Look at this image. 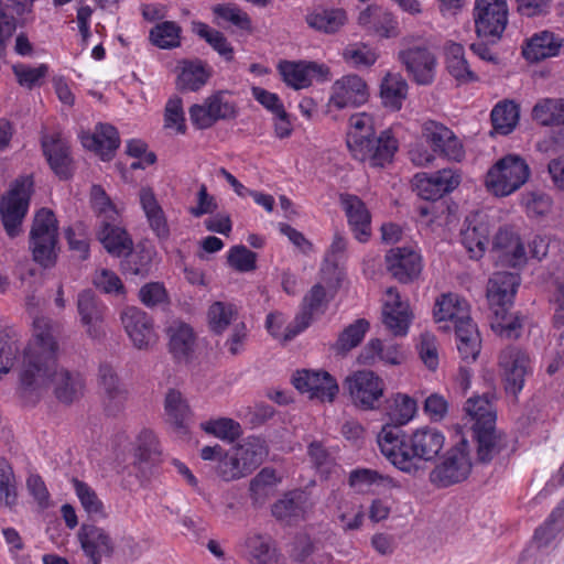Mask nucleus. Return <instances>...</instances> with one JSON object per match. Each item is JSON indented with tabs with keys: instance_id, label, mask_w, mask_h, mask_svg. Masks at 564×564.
I'll return each instance as SVG.
<instances>
[{
	"instance_id": "1",
	"label": "nucleus",
	"mask_w": 564,
	"mask_h": 564,
	"mask_svg": "<svg viewBox=\"0 0 564 564\" xmlns=\"http://www.w3.org/2000/svg\"><path fill=\"white\" fill-rule=\"evenodd\" d=\"M57 350L52 322L43 316L35 317L33 338L24 351L20 370V391L28 401L35 402L50 383L54 384L55 395L63 403L69 404L82 397L83 378L57 368Z\"/></svg>"
},
{
	"instance_id": "2",
	"label": "nucleus",
	"mask_w": 564,
	"mask_h": 564,
	"mask_svg": "<svg viewBox=\"0 0 564 564\" xmlns=\"http://www.w3.org/2000/svg\"><path fill=\"white\" fill-rule=\"evenodd\" d=\"M381 454L397 469L415 476L432 463L444 447V435L433 427H420L408 434L394 425H383L377 435Z\"/></svg>"
},
{
	"instance_id": "3",
	"label": "nucleus",
	"mask_w": 564,
	"mask_h": 564,
	"mask_svg": "<svg viewBox=\"0 0 564 564\" xmlns=\"http://www.w3.org/2000/svg\"><path fill=\"white\" fill-rule=\"evenodd\" d=\"M530 175L531 170L523 158L507 154L488 170L485 184L495 196L506 197L522 187Z\"/></svg>"
},
{
	"instance_id": "4",
	"label": "nucleus",
	"mask_w": 564,
	"mask_h": 564,
	"mask_svg": "<svg viewBox=\"0 0 564 564\" xmlns=\"http://www.w3.org/2000/svg\"><path fill=\"white\" fill-rule=\"evenodd\" d=\"M57 220L50 209L36 213L30 232V246L33 259L41 265L52 267L57 258Z\"/></svg>"
},
{
	"instance_id": "5",
	"label": "nucleus",
	"mask_w": 564,
	"mask_h": 564,
	"mask_svg": "<svg viewBox=\"0 0 564 564\" xmlns=\"http://www.w3.org/2000/svg\"><path fill=\"white\" fill-rule=\"evenodd\" d=\"M473 18L477 35L497 42L508 25V2L507 0H475Z\"/></svg>"
},
{
	"instance_id": "6",
	"label": "nucleus",
	"mask_w": 564,
	"mask_h": 564,
	"mask_svg": "<svg viewBox=\"0 0 564 564\" xmlns=\"http://www.w3.org/2000/svg\"><path fill=\"white\" fill-rule=\"evenodd\" d=\"M237 112V105L226 90L216 91L203 104H195L188 109L193 126L200 130L213 127L217 121L234 119Z\"/></svg>"
},
{
	"instance_id": "7",
	"label": "nucleus",
	"mask_w": 564,
	"mask_h": 564,
	"mask_svg": "<svg viewBox=\"0 0 564 564\" xmlns=\"http://www.w3.org/2000/svg\"><path fill=\"white\" fill-rule=\"evenodd\" d=\"M471 470L469 444L462 438L451 448L441 464L430 474V480L438 487H448L465 480Z\"/></svg>"
},
{
	"instance_id": "8",
	"label": "nucleus",
	"mask_w": 564,
	"mask_h": 564,
	"mask_svg": "<svg viewBox=\"0 0 564 564\" xmlns=\"http://www.w3.org/2000/svg\"><path fill=\"white\" fill-rule=\"evenodd\" d=\"M33 182L31 177L18 180L8 195L2 198L0 214L3 227L10 237L21 232L22 220L29 207Z\"/></svg>"
},
{
	"instance_id": "9",
	"label": "nucleus",
	"mask_w": 564,
	"mask_h": 564,
	"mask_svg": "<svg viewBox=\"0 0 564 564\" xmlns=\"http://www.w3.org/2000/svg\"><path fill=\"white\" fill-rule=\"evenodd\" d=\"M352 403L362 410L377 408L384 392V382L370 370L355 371L344 382Z\"/></svg>"
},
{
	"instance_id": "10",
	"label": "nucleus",
	"mask_w": 564,
	"mask_h": 564,
	"mask_svg": "<svg viewBox=\"0 0 564 564\" xmlns=\"http://www.w3.org/2000/svg\"><path fill=\"white\" fill-rule=\"evenodd\" d=\"M121 324L138 349H150L158 341L152 318L135 306H128L120 313Z\"/></svg>"
},
{
	"instance_id": "11",
	"label": "nucleus",
	"mask_w": 564,
	"mask_h": 564,
	"mask_svg": "<svg viewBox=\"0 0 564 564\" xmlns=\"http://www.w3.org/2000/svg\"><path fill=\"white\" fill-rule=\"evenodd\" d=\"M519 285L520 276L512 272H496L489 279L486 295L489 307L497 317L506 318L508 306L511 305Z\"/></svg>"
},
{
	"instance_id": "12",
	"label": "nucleus",
	"mask_w": 564,
	"mask_h": 564,
	"mask_svg": "<svg viewBox=\"0 0 564 564\" xmlns=\"http://www.w3.org/2000/svg\"><path fill=\"white\" fill-rule=\"evenodd\" d=\"M499 365L502 369L506 390L517 397L524 386L525 377L531 373L529 355L517 347H508L501 351Z\"/></svg>"
},
{
	"instance_id": "13",
	"label": "nucleus",
	"mask_w": 564,
	"mask_h": 564,
	"mask_svg": "<svg viewBox=\"0 0 564 564\" xmlns=\"http://www.w3.org/2000/svg\"><path fill=\"white\" fill-rule=\"evenodd\" d=\"M76 307L86 335L93 339L104 337L107 310L104 302L91 290H83L77 295Z\"/></svg>"
},
{
	"instance_id": "14",
	"label": "nucleus",
	"mask_w": 564,
	"mask_h": 564,
	"mask_svg": "<svg viewBox=\"0 0 564 564\" xmlns=\"http://www.w3.org/2000/svg\"><path fill=\"white\" fill-rule=\"evenodd\" d=\"M294 387L310 399L333 402L338 393L336 380L326 371L302 370L293 377Z\"/></svg>"
},
{
	"instance_id": "15",
	"label": "nucleus",
	"mask_w": 564,
	"mask_h": 564,
	"mask_svg": "<svg viewBox=\"0 0 564 564\" xmlns=\"http://www.w3.org/2000/svg\"><path fill=\"white\" fill-rule=\"evenodd\" d=\"M360 147L362 148L361 154L349 149L356 160L367 163L371 167H382L392 161L398 150V141L390 131H383L379 137L372 135L365 139Z\"/></svg>"
},
{
	"instance_id": "16",
	"label": "nucleus",
	"mask_w": 564,
	"mask_h": 564,
	"mask_svg": "<svg viewBox=\"0 0 564 564\" xmlns=\"http://www.w3.org/2000/svg\"><path fill=\"white\" fill-rule=\"evenodd\" d=\"M369 89L366 82L358 75L350 74L334 82L329 106L336 109L358 107L367 102Z\"/></svg>"
},
{
	"instance_id": "17",
	"label": "nucleus",
	"mask_w": 564,
	"mask_h": 564,
	"mask_svg": "<svg viewBox=\"0 0 564 564\" xmlns=\"http://www.w3.org/2000/svg\"><path fill=\"white\" fill-rule=\"evenodd\" d=\"M399 59L419 85H430L434 80L436 58L423 46L408 47L399 52Z\"/></svg>"
},
{
	"instance_id": "18",
	"label": "nucleus",
	"mask_w": 564,
	"mask_h": 564,
	"mask_svg": "<svg viewBox=\"0 0 564 564\" xmlns=\"http://www.w3.org/2000/svg\"><path fill=\"white\" fill-rule=\"evenodd\" d=\"M387 269L398 281L408 283L422 271L421 254L413 247L392 248L386 254Z\"/></svg>"
},
{
	"instance_id": "19",
	"label": "nucleus",
	"mask_w": 564,
	"mask_h": 564,
	"mask_svg": "<svg viewBox=\"0 0 564 564\" xmlns=\"http://www.w3.org/2000/svg\"><path fill=\"white\" fill-rule=\"evenodd\" d=\"M412 312L408 302L402 301L394 288L386 292L382 310V323L394 336H404L412 321Z\"/></svg>"
},
{
	"instance_id": "20",
	"label": "nucleus",
	"mask_w": 564,
	"mask_h": 564,
	"mask_svg": "<svg viewBox=\"0 0 564 564\" xmlns=\"http://www.w3.org/2000/svg\"><path fill=\"white\" fill-rule=\"evenodd\" d=\"M422 134L432 147L434 153H438L449 160L460 161L464 156L463 145L447 127L436 121L424 123Z\"/></svg>"
},
{
	"instance_id": "21",
	"label": "nucleus",
	"mask_w": 564,
	"mask_h": 564,
	"mask_svg": "<svg viewBox=\"0 0 564 564\" xmlns=\"http://www.w3.org/2000/svg\"><path fill=\"white\" fill-rule=\"evenodd\" d=\"M78 536L84 553L93 564H99L102 557H110L115 552V542L104 528L83 524Z\"/></svg>"
},
{
	"instance_id": "22",
	"label": "nucleus",
	"mask_w": 564,
	"mask_h": 564,
	"mask_svg": "<svg viewBox=\"0 0 564 564\" xmlns=\"http://www.w3.org/2000/svg\"><path fill=\"white\" fill-rule=\"evenodd\" d=\"M283 80L295 89L308 87L313 79H327L329 68L315 62H283L279 66Z\"/></svg>"
},
{
	"instance_id": "23",
	"label": "nucleus",
	"mask_w": 564,
	"mask_h": 564,
	"mask_svg": "<svg viewBox=\"0 0 564 564\" xmlns=\"http://www.w3.org/2000/svg\"><path fill=\"white\" fill-rule=\"evenodd\" d=\"M328 303V292L322 284H315L305 295L302 312L294 318L293 325L289 327L285 339H292L310 326L314 316L325 312Z\"/></svg>"
},
{
	"instance_id": "24",
	"label": "nucleus",
	"mask_w": 564,
	"mask_h": 564,
	"mask_svg": "<svg viewBox=\"0 0 564 564\" xmlns=\"http://www.w3.org/2000/svg\"><path fill=\"white\" fill-rule=\"evenodd\" d=\"M460 182L459 175L449 169L434 174L421 173L415 175V186L420 197L425 200H436L445 193L456 188Z\"/></svg>"
},
{
	"instance_id": "25",
	"label": "nucleus",
	"mask_w": 564,
	"mask_h": 564,
	"mask_svg": "<svg viewBox=\"0 0 564 564\" xmlns=\"http://www.w3.org/2000/svg\"><path fill=\"white\" fill-rule=\"evenodd\" d=\"M339 203L355 238L366 242L371 236V215L366 204L358 196L348 193L339 195Z\"/></svg>"
},
{
	"instance_id": "26",
	"label": "nucleus",
	"mask_w": 564,
	"mask_h": 564,
	"mask_svg": "<svg viewBox=\"0 0 564 564\" xmlns=\"http://www.w3.org/2000/svg\"><path fill=\"white\" fill-rule=\"evenodd\" d=\"M405 359L406 352L401 345L378 338L370 339L358 356V362L366 366H372L378 361L388 366H400Z\"/></svg>"
},
{
	"instance_id": "27",
	"label": "nucleus",
	"mask_w": 564,
	"mask_h": 564,
	"mask_svg": "<svg viewBox=\"0 0 564 564\" xmlns=\"http://www.w3.org/2000/svg\"><path fill=\"white\" fill-rule=\"evenodd\" d=\"M490 226L486 216L481 214L470 215L465 219L462 230V243L473 259L484 256L489 243Z\"/></svg>"
},
{
	"instance_id": "28",
	"label": "nucleus",
	"mask_w": 564,
	"mask_h": 564,
	"mask_svg": "<svg viewBox=\"0 0 564 564\" xmlns=\"http://www.w3.org/2000/svg\"><path fill=\"white\" fill-rule=\"evenodd\" d=\"M139 202L150 229L160 240H167L171 235L170 225L154 191L149 186L141 187Z\"/></svg>"
},
{
	"instance_id": "29",
	"label": "nucleus",
	"mask_w": 564,
	"mask_h": 564,
	"mask_svg": "<svg viewBox=\"0 0 564 564\" xmlns=\"http://www.w3.org/2000/svg\"><path fill=\"white\" fill-rule=\"evenodd\" d=\"M348 21L344 9L337 7L316 6L305 15L306 24L322 34H336Z\"/></svg>"
},
{
	"instance_id": "30",
	"label": "nucleus",
	"mask_w": 564,
	"mask_h": 564,
	"mask_svg": "<svg viewBox=\"0 0 564 564\" xmlns=\"http://www.w3.org/2000/svg\"><path fill=\"white\" fill-rule=\"evenodd\" d=\"M492 249L497 261L501 265L519 267L527 260L524 247L519 238L510 229H501L495 236Z\"/></svg>"
},
{
	"instance_id": "31",
	"label": "nucleus",
	"mask_w": 564,
	"mask_h": 564,
	"mask_svg": "<svg viewBox=\"0 0 564 564\" xmlns=\"http://www.w3.org/2000/svg\"><path fill=\"white\" fill-rule=\"evenodd\" d=\"M169 350L178 361H188L194 352L196 335L192 326L181 319H173L166 327Z\"/></svg>"
},
{
	"instance_id": "32",
	"label": "nucleus",
	"mask_w": 564,
	"mask_h": 564,
	"mask_svg": "<svg viewBox=\"0 0 564 564\" xmlns=\"http://www.w3.org/2000/svg\"><path fill=\"white\" fill-rule=\"evenodd\" d=\"M160 456L161 451L155 435L149 430H143L137 438L133 462L143 479L150 478L153 467L160 462Z\"/></svg>"
},
{
	"instance_id": "33",
	"label": "nucleus",
	"mask_w": 564,
	"mask_h": 564,
	"mask_svg": "<svg viewBox=\"0 0 564 564\" xmlns=\"http://www.w3.org/2000/svg\"><path fill=\"white\" fill-rule=\"evenodd\" d=\"M563 41L550 31H541L528 39L522 46V56L530 63L556 56Z\"/></svg>"
},
{
	"instance_id": "34",
	"label": "nucleus",
	"mask_w": 564,
	"mask_h": 564,
	"mask_svg": "<svg viewBox=\"0 0 564 564\" xmlns=\"http://www.w3.org/2000/svg\"><path fill=\"white\" fill-rule=\"evenodd\" d=\"M44 153L50 162L52 170L61 177L70 176V158L68 145L59 132L51 135H44L42 139Z\"/></svg>"
},
{
	"instance_id": "35",
	"label": "nucleus",
	"mask_w": 564,
	"mask_h": 564,
	"mask_svg": "<svg viewBox=\"0 0 564 564\" xmlns=\"http://www.w3.org/2000/svg\"><path fill=\"white\" fill-rule=\"evenodd\" d=\"M80 140L85 148L95 151L105 161L113 156L120 144L119 133L110 124L97 126L95 133H83Z\"/></svg>"
},
{
	"instance_id": "36",
	"label": "nucleus",
	"mask_w": 564,
	"mask_h": 564,
	"mask_svg": "<svg viewBox=\"0 0 564 564\" xmlns=\"http://www.w3.org/2000/svg\"><path fill=\"white\" fill-rule=\"evenodd\" d=\"M98 240L112 256L123 257L131 253L133 241L127 231L116 223H104L97 232Z\"/></svg>"
},
{
	"instance_id": "37",
	"label": "nucleus",
	"mask_w": 564,
	"mask_h": 564,
	"mask_svg": "<svg viewBox=\"0 0 564 564\" xmlns=\"http://www.w3.org/2000/svg\"><path fill=\"white\" fill-rule=\"evenodd\" d=\"M494 395L485 393L482 395H475L469 398L464 406L466 415L473 422L471 429H485V426L496 425V409L492 404Z\"/></svg>"
},
{
	"instance_id": "38",
	"label": "nucleus",
	"mask_w": 564,
	"mask_h": 564,
	"mask_svg": "<svg viewBox=\"0 0 564 564\" xmlns=\"http://www.w3.org/2000/svg\"><path fill=\"white\" fill-rule=\"evenodd\" d=\"M245 549L249 561L256 564H276L281 557L274 541L267 535H249Z\"/></svg>"
},
{
	"instance_id": "39",
	"label": "nucleus",
	"mask_w": 564,
	"mask_h": 564,
	"mask_svg": "<svg viewBox=\"0 0 564 564\" xmlns=\"http://www.w3.org/2000/svg\"><path fill=\"white\" fill-rule=\"evenodd\" d=\"M457 349L465 360H475L480 351V337L477 326L473 323L470 316L462 318L454 324Z\"/></svg>"
},
{
	"instance_id": "40",
	"label": "nucleus",
	"mask_w": 564,
	"mask_h": 564,
	"mask_svg": "<svg viewBox=\"0 0 564 564\" xmlns=\"http://www.w3.org/2000/svg\"><path fill=\"white\" fill-rule=\"evenodd\" d=\"M433 314L437 323L448 321L455 324L459 319L468 317L469 305L459 295L447 293L436 300Z\"/></svg>"
},
{
	"instance_id": "41",
	"label": "nucleus",
	"mask_w": 564,
	"mask_h": 564,
	"mask_svg": "<svg viewBox=\"0 0 564 564\" xmlns=\"http://www.w3.org/2000/svg\"><path fill=\"white\" fill-rule=\"evenodd\" d=\"M334 519L344 532L358 531L364 524L365 509L356 500L340 498L335 509Z\"/></svg>"
},
{
	"instance_id": "42",
	"label": "nucleus",
	"mask_w": 564,
	"mask_h": 564,
	"mask_svg": "<svg viewBox=\"0 0 564 564\" xmlns=\"http://www.w3.org/2000/svg\"><path fill=\"white\" fill-rule=\"evenodd\" d=\"M474 436L477 441V459L480 463L490 462L506 446L503 435L497 433L495 425L474 430Z\"/></svg>"
},
{
	"instance_id": "43",
	"label": "nucleus",
	"mask_w": 564,
	"mask_h": 564,
	"mask_svg": "<svg viewBox=\"0 0 564 564\" xmlns=\"http://www.w3.org/2000/svg\"><path fill=\"white\" fill-rule=\"evenodd\" d=\"M408 94L405 79L395 73H388L380 86V96L384 107L399 110Z\"/></svg>"
},
{
	"instance_id": "44",
	"label": "nucleus",
	"mask_w": 564,
	"mask_h": 564,
	"mask_svg": "<svg viewBox=\"0 0 564 564\" xmlns=\"http://www.w3.org/2000/svg\"><path fill=\"white\" fill-rule=\"evenodd\" d=\"M532 119L545 127L561 126L564 123V100L562 98L540 99L532 109Z\"/></svg>"
},
{
	"instance_id": "45",
	"label": "nucleus",
	"mask_w": 564,
	"mask_h": 564,
	"mask_svg": "<svg viewBox=\"0 0 564 564\" xmlns=\"http://www.w3.org/2000/svg\"><path fill=\"white\" fill-rule=\"evenodd\" d=\"M375 135L372 117L366 112L355 113L349 118L347 147L361 154L360 147L365 139Z\"/></svg>"
},
{
	"instance_id": "46",
	"label": "nucleus",
	"mask_w": 564,
	"mask_h": 564,
	"mask_svg": "<svg viewBox=\"0 0 564 564\" xmlns=\"http://www.w3.org/2000/svg\"><path fill=\"white\" fill-rule=\"evenodd\" d=\"M237 456L242 462V468H247L251 473L258 467L267 455L264 441L260 437L250 436L234 447Z\"/></svg>"
},
{
	"instance_id": "47",
	"label": "nucleus",
	"mask_w": 564,
	"mask_h": 564,
	"mask_svg": "<svg viewBox=\"0 0 564 564\" xmlns=\"http://www.w3.org/2000/svg\"><path fill=\"white\" fill-rule=\"evenodd\" d=\"M164 409L169 422L180 432L185 431L186 421L191 415V410L180 391L174 389L167 391Z\"/></svg>"
},
{
	"instance_id": "48",
	"label": "nucleus",
	"mask_w": 564,
	"mask_h": 564,
	"mask_svg": "<svg viewBox=\"0 0 564 564\" xmlns=\"http://www.w3.org/2000/svg\"><path fill=\"white\" fill-rule=\"evenodd\" d=\"M237 317V307L228 302L216 301L207 312L208 326L215 334H223Z\"/></svg>"
},
{
	"instance_id": "49",
	"label": "nucleus",
	"mask_w": 564,
	"mask_h": 564,
	"mask_svg": "<svg viewBox=\"0 0 564 564\" xmlns=\"http://www.w3.org/2000/svg\"><path fill=\"white\" fill-rule=\"evenodd\" d=\"M181 26L174 21L156 23L150 31V42L159 48L171 50L181 44Z\"/></svg>"
},
{
	"instance_id": "50",
	"label": "nucleus",
	"mask_w": 564,
	"mask_h": 564,
	"mask_svg": "<svg viewBox=\"0 0 564 564\" xmlns=\"http://www.w3.org/2000/svg\"><path fill=\"white\" fill-rule=\"evenodd\" d=\"M446 65L448 72L460 83L476 80L477 76L470 70L464 55V47L457 43H451L446 47Z\"/></svg>"
},
{
	"instance_id": "51",
	"label": "nucleus",
	"mask_w": 564,
	"mask_h": 564,
	"mask_svg": "<svg viewBox=\"0 0 564 564\" xmlns=\"http://www.w3.org/2000/svg\"><path fill=\"white\" fill-rule=\"evenodd\" d=\"M519 120V108L513 101H502L491 111V121L495 130L501 134L510 133Z\"/></svg>"
},
{
	"instance_id": "52",
	"label": "nucleus",
	"mask_w": 564,
	"mask_h": 564,
	"mask_svg": "<svg viewBox=\"0 0 564 564\" xmlns=\"http://www.w3.org/2000/svg\"><path fill=\"white\" fill-rule=\"evenodd\" d=\"M73 486L76 496L89 517L94 519L107 518L105 506L91 487L78 479H73Z\"/></svg>"
},
{
	"instance_id": "53",
	"label": "nucleus",
	"mask_w": 564,
	"mask_h": 564,
	"mask_svg": "<svg viewBox=\"0 0 564 564\" xmlns=\"http://www.w3.org/2000/svg\"><path fill=\"white\" fill-rule=\"evenodd\" d=\"M416 401L408 394L397 393L393 397L392 404L389 409V417L392 422L391 425L401 426L408 424L416 414ZM387 425H390L389 423Z\"/></svg>"
},
{
	"instance_id": "54",
	"label": "nucleus",
	"mask_w": 564,
	"mask_h": 564,
	"mask_svg": "<svg viewBox=\"0 0 564 564\" xmlns=\"http://www.w3.org/2000/svg\"><path fill=\"white\" fill-rule=\"evenodd\" d=\"M209 73L200 62H187L184 64L177 79V86L182 90L196 91L208 80Z\"/></svg>"
},
{
	"instance_id": "55",
	"label": "nucleus",
	"mask_w": 564,
	"mask_h": 564,
	"mask_svg": "<svg viewBox=\"0 0 564 564\" xmlns=\"http://www.w3.org/2000/svg\"><path fill=\"white\" fill-rule=\"evenodd\" d=\"M344 61L354 68L372 66L379 55L375 48L364 43L347 45L341 53Z\"/></svg>"
},
{
	"instance_id": "56",
	"label": "nucleus",
	"mask_w": 564,
	"mask_h": 564,
	"mask_svg": "<svg viewBox=\"0 0 564 564\" xmlns=\"http://www.w3.org/2000/svg\"><path fill=\"white\" fill-rule=\"evenodd\" d=\"M90 199L100 225L118 220L119 212L101 186L94 185L91 187Z\"/></svg>"
},
{
	"instance_id": "57",
	"label": "nucleus",
	"mask_w": 564,
	"mask_h": 564,
	"mask_svg": "<svg viewBox=\"0 0 564 564\" xmlns=\"http://www.w3.org/2000/svg\"><path fill=\"white\" fill-rule=\"evenodd\" d=\"M359 23L375 29L383 36H390L394 22L390 13L378 7H369L359 15Z\"/></svg>"
},
{
	"instance_id": "58",
	"label": "nucleus",
	"mask_w": 564,
	"mask_h": 564,
	"mask_svg": "<svg viewBox=\"0 0 564 564\" xmlns=\"http://www.w3.org/2000/svg\"><path fill=\"white\" fill-rule=\"evenodd\" d=\"M564 528V509L557 507L549 519L535 531V541L540 547L549 546Z\"/></svg>"
},
{
	"instance_id": "59",
	"label": "nucleus",
	"mask_w": 564,
	"mask_h": 564,
	"mask_svg": "<svg viewBox=\"0 0 564 564\" xmlns=\"http://www.w3.org/2000/svg\"><path fill=\"white\" fill-rule=\"evenodd\" d=\"M368 328L369 323L362 318L350 324L339 335L335 344V349L338 352L345 354L357 347L364 339Z\"/></svg>"
},
{
	"instance_id": "60",
	"label": "nucleus",
	"mask_w": 564,
	"mask_h": 564,
	"mask_svg": "<svg viewBox=\"0 0 564 564\" xmlns=\"http://www.w3.org/2000/svg\"><path fill=\"white\" fill-rule=\"evenodd\" d=\"M194 32L198 36L204 39L215 51H217L227 61L232 59L234 50L221 32L210 29L205 23H196L194 25Z\"/></svg>"
},
{
	"instance_id": "61",
	"label": "nucleus",
	"mask_w": 564,
	"mask_h": 564,
	"mask_svg": "<svg viewBox=\"0 0 564 564\" xmlns=\"http://www.w3.org/2000/svg\"><path fill=\"white\" fill-rule=\"evenodd\" d=\"M202 429L208 434L230 442L236 440L241 433L240 424L228 417L204 422L202 423Z\"/></svg>"
},
{
	"instance_id": "62",
	"label": "nucleus",
	"mask_w": 564,
	"mask_h": 564,
	"mask_svg": "<svg viewBox=\"0 0 564 564\" xmlns=\"http://www.w3.org/2000/svg\"><path fill=\"white\" fill-rule=\"evenodd\" d=\"M18 499L15 477L12 468L0 463V505L12 507Z\"/></svg>"
},
{
	"instance_id": "63",
	"label": "nucleus",
	"mask_w": 564,
	"mask_h": 564,
	"mask_svg": "<svg viewBox=\"0 0 564 564\" xmlns=\"http://www.w3.org/2000/svg\"><path fill=\"white\" fill-rule=\"evenodd\" d=\"M419 355L423 364L432 371L436 370L440 362L438 343L431 333H424L420 337Z\"/></svg>"
},
{
	"instance_id": "64",
	"label": "nucleus",
	"mask_w": 564,
	"mask_h": 564,
	"mask_svg": "<svg viewBox=\"0 0 564 564\" xmlns=\"http://www.w3.org/2000/svg\"><path fill=\"white\" fill-rule=\"evenodd\" d=\"M94 285L107 294L120 295L124 292V286L120 278L111 270L99 269L93 278Z\"/></svg>"
}]
</instances>
